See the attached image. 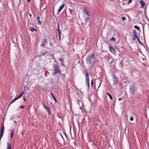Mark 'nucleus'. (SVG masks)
Instances as JSON below:
<instances>
[{"label":"nucleus","mask_w":149,"mask_h":149,"mask_svg":"<svg viewBox=\"0 0 149 149\" xmlns=\"http://www.w3.org/2000/svg\"><path fill=\"white\" fill-rule=\"evenodd\" d=\"M95 56L94 54H90L88 56L86 59L87 64H89L93 63L94 61Z\"/></svg>","instance_id":"nucleus-1"},{"label":"nucleus","mask_w":149,"mask_h":149,"mask_svg":"<svg viewBox=\"0 0 149 149\" xmlns=\"http://www.w3.org/2000/svg\"><path fill=\"white\" fill-rule=\"evenodd\" d=\"M54 66V74H56L58 72H59L60 74L61 73V70L59 69V66L56 65H53Z\"/></svg>","instance_id":"nucleus-2"},{"label":"nucleus","mask_w":149,"mask_h":149,"mask_svg":"<svg viewBox=\"0 0 149 149\" xmlns=\"http://www.w3.org/2000/svg\"><path fill=\"white\" fill-rule=\"evenodd\" d=\"M84 72L85 73L86 75V83L88 85V89L89 88V76L88 72L86 70Z\"/></svg>","instance_id":"nucleus-3"},{"label":"nucleus","mask_w":149,"mask_h":149,"mask_svg":"<svg viewBox=\"0 0 149 149\" xmlns=\"http://www.w3.org/2000/svg\"><path fill=\"white\" fill-rule=\"evenodd\" d=\"M135 86L134 84L132 85L130 89V92L132 94L134 95L135 93Z\"/></svg>","instance_id":"nucleus-4"},{"label":"nucleus","mask_w":149,"mask_h":149,"mask_svg":"<svg viewBox=\"0 0 149 149\" xmlns=\"http://www.w3.org/2000/svg\"><path fill=\"white\" fill-rule=\"evenodd\" d=\"M109 48V50L111 51V52L115 55H116V51L113 47L110 45Z\"/></svg>","instance_id":"nucleus-5"},{"label":"nucleus","mask_w":149,"mask_h":149,"mask_svg":"<svg viewBox=\"0 0 149 149\" xmlns=\"http://www.w3.org/2000/svg\"><path fill=\"white\" fill-rule=\"evenodd\" d=\"M57 31L58 32V34L59 35V39L60 40H61L60 35H61V31H60V29L59 28V24H58V26H57Z\"/></svg>","instance_id":"nucleus-6"},{"label":"nucleus","mask_w":149,"mask_h":149,"mask_svg":"<svg viewBox=\"0 0 149 149\" xmlns=\"http://www.w3.org/2000/svg\"><path fill=\"white\" fill-rule=\"evenodd\" d=\"M65 6V4H62L61 6H60L58 10V12L57 13V14H58L61 10Z\"/></svg>","instance_id":"nucleus-7"},{"label":"nucleus","mask_w":149,"mask_h":149,"mask_svg":"<svg viewBox=\"0 0 149 149\" xmlns=\"http://www.w3.org/2000/svg\"><path fill=\"white\" fill-rule=\"evenodd\" d=\"M85 16L86 17L85 18V20H86V23H87V21L88 19H89V16L88 15V12H86L85 14Z\"/></svg>","instance_id":"nucleus-8"},{"label":"nucleus","mask_w":149,"mask_h":149,"mask_svg":"<svg viewBox=\"0 0 149 149\" xmlns=\"http://www.w3.org/2000/svg\"><path fill=\"white\" fill-rule=\"evenodd\" d=\"M25 91L23 90L22 91L20 94L19 95L16 97L18 99V98L21 97L24 93Z\"/></svg>","instance_id":"nucleus-9"},{"label":"nucleus","mask_w":149,"mask_h":149,"mask_svg":"<svg viewBox=\"0 0 149 149\" xmlns=\"http://www.w3.org/2000/svg\"><path fill=\"white\" fill-rule=\"evenodd\" d=\"M25 91L23 90L22 91L20 94L19 95L16 97L18 99V98L21 97L24 93Z\"/></svg>","instance_id":"nucleus-10"},{"label":"nucleus","mask_w":149,"mask_h":149,"mask_svg":"<svg viewBox=\"0 0 149 149\" xmlns=\"http://www.w3.org/2000/svg\"><path fill=\"white\" fill-rule=\"evenodd\" d=\"M25 91L23 90L22 91L20 94L19 95L16 97L18 99V98L21 97L24 93Z\"/></svg>","instance_id":"nucleus-11"},{"label":"nucleus","mask_w":149,"mask_h":149,"mask_svg":"<svg viewBox=\"0 0 149 149\" xmlns=\"http://www.w3.org/2000/svg\"><path fill=\"white\" fill-rule=\"evenodd\" d=\"M25 91L23 90L22 91L20 94L19 95L16 97L18 99V98L21 97L24 93Z\"/></svg>","instance_id":"nucleus-12"},{"label":"nucleus","mask_w":149,"mask_h":149,"mask_svg":"<svg viewBox=\"0 0 149 149\" xmlns=\"http://www.w3.org/2000/svg\"><path fill=\"white\" fill-rule=\"evenodd\" d=\"M113 84L115 85L117 84V79L115 77H113Z\"/></svg>","instance_id":"nucleus-13"},{"label":"nucleus","mask_w":149,"mask_h":149,"mask_svg":"<svg viewBox=\"0 0 149 149\" xmlns=\"http://www.w3.org/2000/svg\"><path fill=\"white\" fill-rule=\"evenodd\" d=\"M137 35L136 33H134V34L132 36V40H134L136 38H137Z\"/></svg>","instance_id":"nucleus-14"},{"label":"nucleus","mask_w":149,"mask_h":149,"mask_svg":"<svg viewBox=\"0 0 149 149\" xmlns=\"http://www.w3.org/2000/svg\"><path fill=\"white\" fill-rule=\"evenodd\" d=\"M7 146L6 149H11V145L8 142L7 143Z\"/></svg>","instance_id":"nucleus-15"},{"label":"nucleus","mask_w":149,"mask_h":149,"mask_svg":"<svg viewBox=\"0 0 149 149\" xmlns=\"http://www.w3.org/2000/svg\"><path fill=\"white\" fill-rule=\"evenodd\" d=\"M17 98L16 97H15L12 101V102L10 103L9 104V105L8 106V107H7V109H8V108L9 107V106H10V104H11L12 103H13V102H14L15 100H17Z\"/></svg>","instance_id":"nucleus-16"},{"label":"nucleus","mask_w":149,"mask_h":149,"mask_svg":"<svg viewBox=\"0 0 149 149\" xmlns=\"http://www.w3.org/2000/svg\"><path fill=\"white\" fill-rule=\"evenodd\" d=\"M58 60L61 62V64L63 66H65L64 64V60L61 58L58 59Z\"/></svg>","instance_id":"nucleus-17"},{"label":"nucleus","mask_w":149,"mask_h":149,"mask_svg":"<svg viewBox=\"0 0 149 149\" xmlns=\"http://www.w3.org/2000/svg\"><path fill=\"white\" fill-rule=\"evenodd\" d=\"M139 2H140V4L141 5L143 6H144L145 5V3L144 2H143V1H142V0H140L139 1Z\"/></svg>","instance_id":"nucleus-18"},{"label":"nucleus","mask_w":149,"mask_h":149,"mask_svg":"<svg viewBox=\"0 0 149 149\" xmlns=\"http://www.w3.org/2000/svg\"><path fill=\"white\" fill-rule=\"evenodd\" d=\"M4 126L3 125L1 127V133H4Z\"/></svg>","instance_id":"nucleus-19"},{"label":"nucleus","mask_w":149,"mask_h":149,"mask_svg":"<svg viewBox=\"0 0 149 149\" xmlns=\"http://www.w3.org/2000/svg\"><path fill=\"white\" fill-rule=\"evenodd\" d=\"M48 112V114L49 115L51 114V112L50 110V109L48 107L47 108V109H45Z\"/></svg>","instance_id":"nucleus-20"},{"label":"nucleus","mask_w":149,"mask_h":149,"mask_svg":"<svg viewBox=\"0 0 149 149\" xmlns=\"http://www.w3.org/2000/svg\"><path fill=\"white\" fill-rule=\"evenodd\" d=\"M29 30L32 31H33L34 30H35L36 31V30L35 28L32 27L30 28Z\"/></svg>","instance_id":"nucleus-21"},{"label":"nucleus","mask_w":149,"mask_h":149,"mask_svg":"<svg viewBox=\"0 0 149 149\" xmlns=\"http://www.w3.org/2000/svg\"><path fill=\"white\" fill-rule=\"evenodd\" d=\"M107 94L108 95V96L110 98V99H112V96H111V94L110 93H109L108 92H107Z\"/></svg>","instance_id":"nucleus-22"},{"label":"nucleus","mask_w":149,"mask_h":149,"mask_svg":"<svg viewBox=\"0 0 149 149\" xmlns=\"http://www.w3.org/2000/svg\"><path fill=\"white\" fill-rule=\"evenodd\" d=\"M51 95H52V97H53V98L54 100H55V101L56 102V98L53 95V94L52 93H51Z\"/></svg>","instance_id":"nucleus-23"},{"label":"nucleus","mask_w":149,"mask_h":149,"mask_svg":"<svg viewBox=\"0 0 149 149\" xmlns=\"http://www.w3.org/2000/svg\"><path fill=\"white\" fill-rule=\"evenodd\" d=\"M42 42L45 44L46 43H47V40L45 39H43L42 40Z\"/></svg>","instance_id":"nucleus-24"},{"label":"nucleus","mask_w":149,"mask_h":149,"mask_svg":"<svg viewBox=\"0 0 149 149\" xmlns=\"http://www.w3.org/2000/svg\"><path fill=\"white\" fill-rule=\"evenodd\" d=\"M134 27L137 30H139L140 29L139 27V26H138L136 25H135L134 26Z\"/></svg>","instance_id":"nucleus-25"},{"label":"nucleus","mask_w":149,"mask_h":149,"mask_svg":"<svg viewBox=\"0 0 149 149\" xmlns=\"http://www.w3.org/2000/svg\"><path fill=\"white\" fill-rule=\"evenodd\" d=\"M40 45L41 47H44L45 46V44L43 43L42 42L41 43Z\"/></svg>","instance_id":"nucleus-26"},{"label":"nucleus","mask_w":149,"mask_h":149,"mask_svg":"<svg viewBox=\"0 0 149 149\" xmlns=\"http://www.w3.org/2000/svg\"><path fill=\"white\" fill-rule=\"evenodd\" d=\"M13 136V131H12L11 132L10 138H12Z\"/></svg>","instance_id":"nucleus-27"},{"label":"nucleus","mask_w":149,"mask_h":149,"mask_svg":"<svg viewBox=\"0 0 149 149\" xmlns=\"http://www.w3.org/2000/svg\"><path fill=\"white\" fill-rule=\"evenodd\" d=\"M110 40L111 41H115V39L114 38H111V39H110Z\"/></svg>","instance_id":"nucleus-28"},{"label":"nucleus","mask_w":149,"mask_h":149,"mask_svg":"<svg viewBox=\"0 0 149 149\" xmlns=\"http://www.w3.org/2000/svg\"><path fill=\"white\" fill-rule=\"evenodd\" d=\"M3 133H1V134H0V140L1 139V138L2 137Z\"/></svg>","instance_id":"nucleus-29"},{"label":"nucleus","mask_w":149,"mask_h":149,"mask_svg":"<svg viewBox=\"0 0 149 149\" xmlns=\"http://www.w3.org/2000/svg\"><path fill=\"white\" fill-rule=\"evenodd\" d=\"M130 120L132 121L133 120V117L132 116H131L130 118Z\"/></svg>","instance_id":"nucleus-30"},{"label":"nucleus","mask_w":149,"mask_h":149,"mask_svg":"<svg viewBox=\"0 0 149 149\" xmlns=\"http://www.w3.org/2000/svg\"><path fill=\"white\" fill-rule=\"evenodd\" d=\"M43 107L45 109H47V107H46V106L44 104H43Z\"/></svg>","instance_id":"nucleus-31"},{"label":"nucleus","mask_w":149,"mask_h":149,"mask_svg":"<svg viewBox=\"0 0 149 149\" xmlns=\"http://www.w3.org/2000/svg\"><path fill=\"white\" fill-rule=\"evenodd\" d=\"M69 12H70V13L72 15V10L70 9H69Z\"/></svg>","instance_id":"nucleus-32"},{"label":"nucleus","mask_w":149,"mask_h":149,"mask_svg":"<svg viewBox=\"0 0 149 149\" xmlns=\"http://www.w3.org/2000/svg\"><path fill=\"white\" fill-rule=\"evenodd\" d=\"M122 19L123 20H126V18H125V17H122Z\"/></svg>","instance_id":"nucleus-33"},{"label":"nucleus","mask_w":149,"mask_h":149,"mask_svg":"<svg viewBox=\"0 0 149 149\" xmlns=\"http://www.w3.org/2000/svg\"><path fill=\"white\" fill-rule=\"evenodd\" d=\"M132 1V0H129L128 1V4H129Z\"/></svg>","instance_id":"nucleus-34"},{"label":"nucleus","mask_w":149,"mask_h":149,"mask_svg":"<svg viewBox=\"0 0 149 149\" xmlns=\"http://www.w3.org/2000/svg\"><path fill=\"white\" fill-rule=\"evenodd\" d=\"M38 24H41V22L39 20H38Z\"/></svg>","instance_id":"nucleus-35"},{"label":"nucleus","mask_w":149,"mask_h":149,"mask_svg":"<svg viewBox=\"0 0 149 149\" xmlns=\"http://www.w3.org/2000/svg\"><path fill=\"white\" fill-rule=\"evenodd\" d=\"M93 79H92L91 80V85L92 86H93Z\"/></svg>","instance_id":"nucleus-36"},{"label":"nucleus","mask_w":149,"mask_h":149,"mask_svg":"<svg viewBox=\"0 0 149 149\" xmlns=\"http://www.w3.org/2000/svg\"><path fill=\"white\" fill-rule=\"evenodd\" d=\"M37 19L38 20H39L40 19V17L39 16H38V17H37Z\"/></svg>","instance_id":"nucleus-37"},{"label":"nucleus","mask_w":149,"mask_h":149,"mask_svg":"<svg viewBox=\"0 0 149 149\" xmlns=\"http://www.w3.org/2000/svg\"><path fill=\"white\" fill-rule=\"evenodd\" d=\"M24 107L22 106H21L20 107V109H22V108H23Z\"/></svg>","instance_id":"nucleus-38"},{"label":"nucleus","mask_w":149,"mask_h":149,"mask_svg":"<svg viewBox=\"0 0 149 149\" xmlns=\"http://www.w3.org/2000/svg\"><path fill=\"white\" fill-rule=\"evenodd\" d=\"M113 61H111L110 62V64H112L113 63Z\"/></svg>","instance_id":"nucleus-39"},{"label":"nucleus","mask_w":149,"mask_h":149,"mask_svg":"<svg viewBox=\"0 0 149 149\" xmlns=\"http://www.w3.org/2000/svg\"><path fill=\"white\" fill-rule=\"evenodd\" d=\"M118 100L119 101H120L121 100V98H118Z\"/></svg>","instance_id":"nucleus-40"},{"label":"nucleus","mask_w":149,"mask_h":149,"mask_svg":"<svg viewBox=\"0 0 149 149\" xmlns=\"http://www.w3.org/2000/svg\"><path fill=\"white\" fill-rule=\"evenodd\" d=\"M23 100H24V101L25 102V101H26V99L25 98H23Z\"/></svg>","instance_id":"nucleus-41"},{"label":"nucleus","mask_w":149,"mask_h":149,"mask_svg":"<svg viewBox=\"0 0 149 149\" xmlns=\"http://www.w3.org/2000/svg\"><path fill=\"white\" fill-rule=\"evenodd\" d=\"M29 16H30V17H31V14H30V13L29 14Z\"/></svg>","instance_id":"nucleus-42"},{"label":"nucleus","mask_w":149,"mask_h":149,"mask_svg":"<svg viewBox=\"0 0 149 149\" xmlns=\"http://www.w3.org/2000/svg\"><path fill=\"white\" fill-rule=\"evenodd\" d=\"M30 1V0H27V2H29Z\"/></svg>","instance_id":"nucleus-43"},{"label":"nucleus","mask_w":149,"mask_h":149,"mask_svg":"<svg viewBox=\"0 0 149 149\" xmlns=\"http://www.w3.org/2000/svg\"><path fill=\"white\" fill-rule=\"evenodd\" d=\"M138 41V42H139V39L138 38V37H137V38H136Z\"/></svg>","instance_id":"nucleus-44"},{"label":"nucleus","mask_w":149,"mask_h":149,"mask_svg":"<svg viewBox=\"0 0 149 149\" xmlns=\"http://www.w3.org/2000/svg\"><path fill=\"white\" fill-rule=\"evenodd\" d=\"M138 41V42H139V39L138 38V37H137V38H136Z\"/></svg>","instance_id":"nucleus-45"},{"label":"nucleus","mask_w":149,"mask_h":149,"mask_svg":"<svg viewBox=\"0 0 149 149\" xmlns=\"http://www.w3.org/2000/svg\"><path fill=\"white\" fill-rule=\"evenodd\" d=\"M139 42V43H140V44H141V42L139 40V42Z\"/></svg>","instance_id":"nucleus-46"},{"label":"nucleus","mask_w":149,"mask_h":149,"mask_svg":"<svg viewBox=\"0 0 149 149\" xmlns=\"http://www.w3.org/2000/svg\"><path fill=\"white\" fill-rule=\"evenodd\" d=\"M45 53H46V52H45V53H44L43 54V55H45Z\"/></svg>","instance_id":"nucleus-47"},{"label":"nucleus","mask_w":149,"mask_h":149,"mask_svg":"<svg viewBox=\"0 0 149 149\" xmlns=\"http://www.w3.org/2000/svg\"><path fill=\"white\" fill-rule=\"evenodd\" d=\"M111 1H112L113 0H110Z\"/></svg>","instance_id":"nucleus-48"},{"label":"nucleus","mask_w":149,"mask_h":149,"mask_svg":"<svg viewBox=\"0 0 149 149\" xmlns=\"http://www.w3.org/2000/svg\"><path fill=\"white\" fill-rule=\"evenodd\" d=\"M80 109H81V107H80Z\"/></svg>","instance_id":"nucleus-49"},{"label":"nucleus","mask_w":149,"mask_h":149,"mask_svg":"<svg viewBox=\"0 0 149 149\" xmlns=\"http://www.w3.org/2000/svg\"><path fill=\"white\" fill-rule=\"evenodd\" d=\"M19 0L20 1V0Z\"/></svg>","instance_id":"nucleus-50"}]
</instances>
